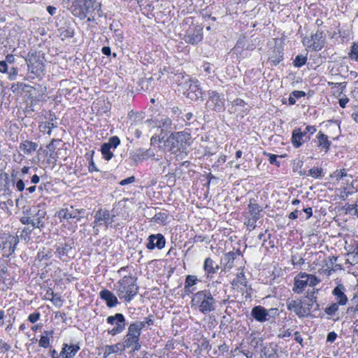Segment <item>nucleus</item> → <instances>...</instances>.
<instances>
[{
	"mask_svg": "<svg viewBox=\"0 0 358 358\" xmlns=\"http://www.w3.org/2000/svg\"><path fill=\"white\" fill-rule=\"evenodd\" d=\"M190 303L192 308L198 310L203 315H208L216 308V300L208 289H203L194 293Z\"/></svg>",
	"mask_w": 358,
	"mask_h": 358,
	"instance_id": "nucleus-1",
	"label": "nucleus"
},
{
	"mask_svg": "<svg viewBox=\"0 0 358 358\" xmlns=\"http://www.w3.org/2000/svg\"><path fill=\"white\" fill-rule=\"evenodd\" d=\"M137 278L132 275H125L115 284V289L120 299L130 302L137 294L138 286L136 284Z\"/></svg>",
	"mask_w": 358,
	"mask_h": 358,
	"instance_id": "nucleus-2",
	"label": "nucleus"
},
{
	"mask_svg": "<svg viewBox=\"0 0 358 358\" xmlns=\"http://www.w3.org/2000/svg\"><path fill=\"white\" fill-rule=\"evenodd\" d=\"M191 134L188 132H175L167 138L166 145L173 153L183 152L191 144Z\"/></svg>",
	"mask_w": 358,
	"mask_h": 358,
	"instance_id": "nucleus-3",
	"label": "nucleus"
},
{
	"mask_svg": "<svg viewBox=\"0 0 358 358\" xmlns=\"http://www.w3.org/2000/svg\"><path fill=\"white\" fill-rule=\"evenodd\" d=\"M187 81L182 83L184 95L192 101L203 100V92L197 80L186 78Z\"/></svg>",
	"mask_w": 358,
	"mask_h": 358,
	"instance_id": "nucleus-4",
	"label": "nucleus"
},
{
	"mask_svg": "<svg viewBox=\"0 0 358 358\" xmlns=\"http://www.w3.org/2000/svg\"><path fill=\"white\" fill-rule=\"evenodd\" d=\"M140 336L141 333L137 330V328H134L129 324L122 343L124 349H131V352H133L138 351L141 347Z\"/></svg>",
	"mask_w": 358,
	"mask_h": 358,
	"instance_id": "nucleus-5",
	"label": "nucleus"
},
{
	"mask_svg": "<svg viewBox=\"0 0 358 358\" xmlns=\"http://www.w3.org/2000/svg\"><path fill=\"white\" fill-rule=\"evenodd\" d=\"M326 43V34L321 30L317 29L314 34L310 36H306L302 40V43L308 48L315 51L321 50Z\"/></svg>",
	"mask_w": 358,
	"mask_h": 358,
	"instance_id": "nucleus-6",
	"label": "nucleus"
},
{
	"mask_svg": "<svg viewBox=\"0 0 358 358\" xmlns=\"http://www.w3.org/2000/svg\"><path fill=\"white\" fill-rule=\"evenodd\" d=\"M96 0H73L71 10L72 14L80 18H85L88 13L94 10Z\"/></svg>",
	"mask_w": 358,
	"mask_h": 358,
	"instance_id": "nucleus-7",
	"label": "nucleus"
},
{
	"mask_svg": "<svg viewBox=\"0 0 358 358\" xmlns=\"http://www.w3.org/2000/svg\"><path fill=\"white\" fill-rule=\"evenodd\" d=\"M206 108L215 111L223 110L224 108V95L215 90H208Z\"/></svg>",
	"mask_w": 358,
	"mask_h": 358,
	"instance_id": "nucleus-8",
	"label": "nucleus"
},
{
	"mask_svg": "<svg viewBox=\"0 0 358 358\" xmlns=\"http://www.w3.org/2000/svg\"><path fill=\"white\" fill-rule=\"evenodd\" d=\"M26 62L29 71L36 77L40 76L45 71V66L43 60L37 52L29 55V57L26 59Z\"/></svg>",
	"mask_w": 358,
	"mask_h": 358,
	"instance_id": "nucleus-9",
	"label": "nucleus"
},
{
	"mask_svg": "<svg viewBox=\"0 0 358 358\" xmlns=\"http://www.w3.org/2000/svg\"><path fill=\"white\" fill-rule=\"evenodd\" d=\"M106 322L109 324H115V327L108 331L111 336H116L125 329L126 320L124 315L122 313H115L114 315L108 316L106 318Z\"/></svg>",
	"mask_w": 358,
	"mask_h": 358,
	"instance_id": "nucleus-10",
	"label": "nucleus"
},
{
	"mask_svg": "<svg viewBox=\"0 0 358 358\" xmlns=\"http://www.w3.org/2000/svg\"><path fill=\"white\" fill-rule=\"evenodd\" d=\"M287 308L294 313L299 318L308 317L310 310V307L303 306V303L300 299L287 300Z\"/></svg>",
	"mask_w": 358,
	"mask_h": 358,
	"instance_id": "nucleus-11",
	"label": "nucleus"
},
{
	"mask_svg": "<svg viewBox=\"0 0 358 358\" xmlns=\"http://www.w3.org/2000/svg\"><path fill=\"white\" fill-rule=\"evenodd\" d=\"M84 209H74L72 206L69 208H64L59 210L57 213V217L62 221V220H69V219H76L78 221L80 220L81 217L80 214L84 213Z\"/></svg>",
	"mask_w": 358,
	"mask_h": 358,
	"instance_id": "nucleus-12",
	"label": "nucleus"
},
{
	"mask_svg": "<svg viewBox=\"0 0 358 358\" xmlns=\"http://www.w3.org/2000/svg\"><path fill=\"white\" fill-rule=\"evenodd\" d=\"M115 215H110L106 209H99L94 215V223L99 225L104 224L106 228L111 227L114 222Z\"/></svg>",
	"mask_w": 358,
	"mask_h": 358,
	"instance_id": "nucleus-13",
	"label": "nucleus"
},
{
	"mask_svg": "<svg viewBox=\"0 0 358 358\" xmlns=\"http://www.w3.org/2000/svg\"><path fill=\"white\" fill-rule=\"evenodd\" d=\"M166 244V239L162 234H151L148 238V243L146 248L152 250L155 248L162 250L164 248Z\"/></svg>",
	"mask_w": 358,
	"mask_h": 358,
	"instance_id": "nucleus-14",
	"label": "nucleus"
},
{
	"mask_svg": "<svg viewBox=\"0 0 358 358\" xmlns=\"http://www.w3.org/2000/svg\"><path fill=\"white\" fill-rule=\"evenodd\" d=\"M292 143L295 148H300L303 143L310 140V135H306V133L301 128H295L292 134Z\"/></svg>",
	"mask_w": 358,
	"mask_h": 358,
	"instance_id": "nucleus-15",
	"label": "nucleus"
},
{
	"mask_svg": "<svg viewBox=\"0 0 358 358\" xmlns=\"http://www.w3.org/2000/svg\"><path fill=\"white\" fill-rule=\"evenodd\" d=\"M267 309L260 305L254 306L251 310V317L255 321L264 323L266 321H268V317H267Z\"/></svg>",
	"mask_w": 358,
	"mask_h": 358,
	"instance_id": "nucleus-16",
	"label": "nucleus"
},
{
	"mask_svg": "<svg viewBox=\"0 0 358 358\" xmlns=\"http://www.w3.org/2000/svg\"><path fill=\"white\" fill-rule=\"evenodd\" d=\"M203 268L206 278L212 279L213 275L218 271L220 266L210 257H207L204 260Z\"/></svg>",
	"mask_w": 358,
	"mask_h": 358,
	"instance_id": "nucleus-17",
	"label": "nucleus"
},
{
	"mask_svg": "<svg viewBox=\"0 0 358 358\" xmlns=\"http://www.w3.org/2000/svg\"><path fill=\"white\" fill-rule=\"evenodd\" d=\"M80 347L78 343L76 344H67L62 345V349L60 352V356L62 358H73L77 352L80 350Z\"/></svg>",
	"mask_w": 358,
	"mask_h": 358,
	"instance_id": "nucleus-18",
	"label": "nucleus"
},
{
	"mask_svg": "<svg viewBox=\"0 0 358 358\" xmlns=\"http://www.w3.org/2000/svg\"><path fill=\"white\" fill-rule=\"evenodd\" d=\"M100 298L105 301L108 308H113L118 304V300L116 296L110 290L103 289L99 292Z\"/></svg>",
	"mask_w": 358,
	"mask_h": 358,
	"instance_id": "nucleus-19",
	"label": "nucleus"
},
{
	"mask_svg": "<svg viewBox=\"0 0 358 358\" xmlns=\"http://www.w3.org/2000/svg\"><path fill=\"white\" fill-rule=\"evenodd\" d=\"M317 146L324 152H327L331 147V142L329 141L327 135L322 131H319L315 139Z\"/></svg>",
	"mask_w": 358,
	"mask_h": 358,
	"instance_id": "nucleus-20",
	"label": "nucleus"
},
{
	"mask_svg": "<svg viewBox=\"0 0 358 358\" xmlns=\"http://www.w3.org/2000/svg\"><path fill=\"white\" fill-rule=\"evenodd\" d=\"M283 50L282 46H275L269 55L268 62L277 66L283 59Z\"/></svg>",
	"mask_w": 358,
	"mask_h": 358,
	"instance_id": "nucleus-21",
	"label": "nucleus"
},
{
	"mask_svg": "<svg viewBox=\"0 0 358 358\" xmlns=\"http://www.w3.org/2000/svg\"><path fill=\"white\" fill-rule=\"evenodd\" d=\"M345 288L343 285L338 284L332 291V294L336 297V303L344 306L348 302V297L345 294Z\"/></svg>",
	"mask_w": 358,
	"mask_h": 358,
	"instance_id": "nucleus-22",
	"label": "nucleus"
},
{
	"mask_svg": "<svg viewBox=\"0 0 358 358\" xmlns=\"http://www.w3.org/2000/svg\"><path fill=\"white\" fill-rule=\"evenodd\" d=\"M46 215L45 209H38L31 216L33 228L42 229L45 227L44 219Z\"/></svg>",
	"mask_w": 358,
	"mask_h": 358,
	"instance_id": "nucleus-23",
	"label": "nucleus"
},
{
	"mask_svg": "<svg viewBox=\"0 0 358 358\" xmlns=\"http://www.w3.org/2000/svg\"><path fill=\"white\" fill-rule=\"evenodd\" d=\"M17 243L18 239L17 237L9 236L3 245V255L7 257L11 255L15 252Z\"/></svg>",
	"mask_w": 358,
	"mask_h": 358,
	"instance_id": "nucleus-24",
	"label": "nucleus"
},
{
	"mask_svg": "<svg viewBox=\"0 0 358 358\" xmlns=\"http://www.w3.org/2000/svg\"><path fill=\"white\" fill-rule=\"evenodd\" d=\"M303 272L298 273L294 278V283L292 290L294 293L301 294L304 289L308 285V281L306 278L299 277Z\"/></svg>",
	"mask_w": 358,
	"mask_h": 358,
	"instance_id": "nucleus-25",
	"label": "nucleus"
},
{
	"mask_svg": "<svg viewBox=\"0 0 358 358\" xmlns=\"http://www.w3.org/2000/svg\"><path fill=\"white\" fill-rule=\"evenodd\" d=\"M199 282V280L196 275H187L185 278L184 286L185 294H193L196 289V288L194 287V285H196Z\"/></svg>",
	"mask_w": 358,
	"mask_h": 358,
	"instance_id": "nucleus-26",
	"label": "nucleus"
},
{
	"mask_svg": "<svg viewBox=\"0 0 358 358\" xmlns=\"http://www.w3.org/2000/svg\"><path fill=\"white\" fill-rule=\"evenodd\" d=\"M236 253L233 251L229 252L223 255L220 260V265L224 269H231L234 266L236 259Z\"/></svg>",
	"mask_w": 358,
	"mask_h": 358,
	"instance_id": "nucleus-27",
	"label": "nucleus"
},
{
	"mask_svg": "<svg viewBox=\"0 0 358 358\" xmlns=\"http://www.w3.org/2000/svg\"><path fill=\"white\" fill-rule=\"evenodd\" d=\"M19 148L24 155H30L37 150L38 143L26 140L20 143Z\"/></svg>",
	"mask_w": 358,
	"mask_h": 358,
	"instance_id": "nucleus-28",
	"label": "nucleus"
},
{
	"mask_svg": "<svg viewBox=\"0 0 358 358\" xmlns=\"http://www.w3.org/2000/svg\"><path fill=\"white\" fill-rule=\"evenodd\" d=\"M143 122L141 121V115H136L134 119V123H131V126L128 129L129 132L134 134L137 138H140L141 136V131L140 128H135V127L138 124L143 125Z\"/></svg>",
	"mask_w": 358,
	"mask_h": 358,
	"instance_id": "nucleus-29",
	"label": "nucleus"
},
{
	"mask_svg": "<svg viewBox=\"0 0 358 358\" xmlns=\"http://www.w3.org/2000/svg\"><path fill=\"white\" fill-rule=\"evenodd\" d=\"M154 155L155 154L153 151L151 150H140V151L138 153L132 155L131 157L135 162H138L142 160L148 159L149 158L153 157Z\"/></svg>",
	"mask_w": 358,
	"mask_h": 358,
	"instance_id": "nucleus-30",
	"label": "nucleus"
},
{
	"mask_svg": "<svg viewBox=\"0 0 358 358\" xmlns=\"http://www.w3.org/2000/svg\"><path fill=\"white\" fill-rule=\"evenodd\" d=\"M56 249L55 253L58 257L62 259V257L66 256L69 251L72 249L71 244L69 243H65L64 244H57L55 245Z\"/></svg>",
	"mask_w": 358,
	"mask_h": 358,
	"instance_id": "nucleus-31",
	"label": "nucleus"
},
{
	"mask_svg": "<svg viewBox=\"0 0 358 358\" xmlns=\"http://www.w3.org/2000/svg\"><path fill=\"white\" fill-rule=\"evenodd\" d=\"M249 213L251 217H254L256 219L260 218V212L262 209L258 203H253L252 200H250V203L248 204Z\"/></svg>",
	"mask_w": 358,
	"mask_h": 358,
	"instance_id": "nucleus-32",
	"label": "nucleus"
},
{
	"mask_svg": "<svg viewBox=\"0 0 358 358\" xmlns=\"http://www.w3.org/2000/svg\"><path fill=\"white\" fill-rule=\"evenodd\" d=\"M300 176H305L306 173L299 171ZM306 176H310L314 178H321L323 176V171L322 168L313 167L308 171Z\"/></svg>",
	"mask_w": 358,
	"mask_h": 358,
	"instance_id": "nucleus-33",
	"label": "nucleus"
},
{
	"mask_svg": "<svg viewBox=\"0 0 358 358\" xmlns=\"http://www.w3.org/2000/svg\"><path fill=\"white\" fill-rule=\"evenodd\" d=\"M234 285H237L240 284L245 287H248V280L243 272V270H240L236 274V279L234 280L233 283Z\"/></svg>",
	"mask_w": 358,
	"mask_h": 358,
	"instance_id": "nucleus-34",
	"label": "nucleus"
},
{
	"mask_svg": "<svg viewBox=\"0 0 358 358\" xmlns=\"http://www.w3.org/2000/svg\"><path fill=\"white\" fill-rule=\"evenodd\" d=\"M169 217V214L165 212L156 213L150 220L152 222L157 224H166Z\"/></svg>",
	"mask_w": 358,
	"mask_h": 358,
	"instance_id": "nucleus-35",
	"label": "nucleus"
},
{
	"mask_svg": "<svg viewBox=\"0 0 358 358\" xmlns=\"http://www.w3.org/2000/svg\"><path fill=\"white\" fill-rule=\"evenodd\" d=\"M299 277L306 278V280L308 281V285L310 287L316 286L321 282V280L317 276L306 273H302Z\"/></svg>",
	"mask_w": 358,
	"mask_h": 358,
	"instance_id": "nucleus-36",
	"label": "nucleus"
},
{
	"mask_svg": "<svg viewBox=\"0 0 358 358\" xmlns=\"http://www.w3.org/2000/svg\"><path fill=\"white\" fill-rule=\"evenodd\" d=\"M159 127L162 131H170L172 129V121L167 117H162L159 120Z\"/></svg>",
	"mask_w": 358,
	"mask_h": 358,
	"instance_id": "nucleus-37",
	"label": "nucleus"
},
{
	"mask_svg": "<svg viewBox=\"0 0 358 358\" xmlns=\"http://www.w3.org/2000/svg\"><path fill=\"white\" fill-rule=\"evenodd\" d=\"M112 148H109V146L105 143H103L101 146V152L103 155V158L106 161H109L113 157V152L110 151Z\"/></svg>",
	"mask_w": 358,
	"mask_h": 358,
	"instance_id": "nucleus-38",
	"label": "nucleus"
},
{
	"mask_svg": "<svg viewBox=\"0 0 358 358\" xmlns=\"http://www.w3.org/2000/svg\"><path fill=\"white\" fill-rule=\"evenodd\" d=\"M202 39L201 34L197 33L196 34H193L192 35H188L186 36L185 41L186 42L191 44H196Z\"/></svg>",
	"mask_w": 358,
	"mask_h": 358,
	"instance_id": "nucleus-39",
	"label": "nucleus"
},
{
	"mask_svg": "<svg viewBox=\"0 0 358 358\" xmlns=\"http://www.w3.org/2000/svg\"><path fill=\"white\" fill-rule=\"evenodd\" d=\"M307 62V57L302 55H299L296 56L294 60V66L297 68H300L303 66Z\"/></svg>",
	"mask_w": 358,
	"mask_h": 358,
	"instance_id": "nucleus-40",
	"label": "nucleus"
},
{
	"mask_svg": "<svg viewBox=\"0 0 358 358\" xmlns=\"http://www.w3.org/2000/svg\"><path fill=\"white\" fill-rule=\"evenodd\" d=\"M45 336H41V338L38 342V345L40 347L47 348L50 346V338L48 336V335L51 333L48 332V331H45Z\"/></svg>",
	"mask_w": 358,
	"mask_h": 358,
	"instance_id": "nucleus-41",
	"label": "nucleus"
},
{
	"mask_svg": "<svg viewBox=\"0 0 358 358\" xmlns=\"http://www.w3.org/2000/svg\"><path fill=\"white\" fill-rule=\"evenodd\" d=\"M331 176L334 178L336 180L340 181L344 178L348 177V174L346 170L343 169L335 171Z\"/></svg>",
	"mask_w": 358,
	"mask_h": 358,
	"instance_id": "nucleus-42",
	"label": "nucleus"
},
{
	"mask_svg": "<svg viewBox=\"0 0 358 358\" xmlns=\"http://www.w3.org/2000/svg\"><path fill=\"white\" fill-rule=\"evenodd\" d=\"M104 143L108 145L109 148L115 149L120 144V140L118 136H113L109 138L107 143Z\"/></svg>",
	"mask_w": 358,
	"mask_h": 358,
	"instance_id": "nucleus-43",
	"label": "nucleus"
},
{
	"mask_svg": "<svg viewBox=\"0 0 358 358\" xmlns=\"http://www.w3.org/2000/svg\"><path fill=\"white\" fill-rule=\"evenodd\" d=\"M349 57L352 60L358 62V43H354L351 47L350 52L349 53Z\"/></svg>",
	"mask_w": 358,
	"mask_h": 358,
	"instance_id": "nucleus-44",
	"label": "nucleus"
},
{
	"mask_svg": "<svg viewBox=\"0 0 358 358\" xmlns=\"http://www.w3.org/2000/svg\"><path fill=\"white\" fill-rule=\"evenodd\" d=\"M186 78H190L188 75H183L182 73L176 74L174 80L182 89V83L187 81Z\"/></svg>",
	"mask_w": 358,
	"mask_h": 358,
	"instance_id": "nucleus-45",
	"label": "nucleus"
},
{
	"mask_svg": "<svg viewBox=\"0 0 358 358\" xmlns=\"http://www.w3.org/2000/svg\"><path fill=\"white\" fill-rule=\"evenodd\" d=\"M34 228H33V227H24L22 231H21V234H20V237L21 238H23L24 240H27V239H29V236L31 234V233L32 232L33 229Z\"/></svg>",
	"mask_w": 358,
	"mask_h": 358,
	"instance_id": "nucleus-46",
	"label": "nucleus"
},
{
	"mask_svg": "<svg viewBox=\"0 0 358 358\" xmlns=\"http://www.w3.org/2000/svg\"><path fill=\"white\" fill-rule=\"evenodd\" d=\"M338 305L336 303H331L329 306H327L324 311L327 315H332L336 313V311H338Z\"/></svg>",
	"mask_w": 358,
	"mask_h": 358,
	"instance_id": "nucleus-47",
	"label": "nucleus"
},
{
	"mask_svg": "<svg viewBox=\"0 0 358 358\" xmlns=\"http://www.w3.org/2000/svg\"><path fill=\"white\" fill-rule=\"evenodd\" d=\"M50 296L52 297L48 299L50 300L54 303V305L59 306H62V300L61 299V296H59L57 294H55L53 291H51Z\"/></svg>",
	"mask_w": 358,
	"mask_h": 358,
	"instance_id": "nucleus-48",
	"label": "nucleus"
},
{
	"mask_svg": "<svg viewBox=\"0 0 358 358\" xmlns=\"http://www.w3.org/2000/svg\"><path fill=\"white\" fill-rule=\"evenodd\" d=\"M117 348V345H107L105 346L103 357L104 358H107L110 355L114 353L115 352V349Z\"/></svg>",
	"mask_w": 358,
	"mask_h": 358,
	"instance_id": "nucleus-49",
	"label": "nucleus"
},
{
	"mask_svg": "<svg viewBox=\"0 0 358 358\" xmlns=\"http://www.w3.org/2000/svg\"><path fill=\"white\" fill-rule=\"evenodd\" d=\"M315 291H313L310 293L307 292V297L310 301L309 303H308L307 307H310V309L314 306V304L317 302V297L315 296Z\"/></svg>",
	"mask_w": 358,
	"mask_h": 358,
	"instance_id": "nucleus-50",
	"label": "nucleus"
},
{
	"mask_svg": "<svg viewBox=\"0 0 358 358\" xmlns=\"http://www.w3.org/2000/svg\"><path fill=\"white\" fill-rule=\"evenodd\" d=\"M259 219L254 217H248L247 221L245 222V224L248 227L250 230H253L256 227V222Z\"/></svg>",
	"mask_w": 358,
	"mask_h": 358,
	"instance_id": "nucleus-51",
	"label": "nucleus"
},
{
	"mask_svg": "<svg viewBox=\"0 0 358 358\" xmlns=\"http://www.w3.org/2000/svg\"><path fill=\"white\" fill-rule=\"evenodd\" d=\"M134 328H137V330L141 334V330L144 328H147V324L145 321H135L130 324Z\"/></svg>",
	"mask_w": 358,
	"mask_h": 358,
	"instance_id": "nucleus-52",
	"label": "nucleus"
},
{
	"mask_svg": "<svg viewBox=\"0 0 358 358\" xmlns=\"http://www.w3.org/2000/svg\"><path fill=\"white\" fill-rule=\"evenodd\" d=\"M292 264L294 266H301L304 264V259L302 257H298L297 255L292 256Z\"/></svg>",
	"mask_w": 358,
	"mask_h": 358,
	"instance_id": "nucleus-53",
	"label": "nucleus"
},
{
	"mask_svg": "<svg viewBox=\"0 0 358 358\" xmlns=\"http://www.w3.org/2000/svg\"><path fill=\"white\" fill-rule=\"evenodd\" d=\"M348 210L350 213L358 217V200L355 204L348 206Z\"/></svg>",
	"mask_w": 358,
	"mask_h": 358,
	"instance_id": "nucleus-54",
	"label": "nucleus"
},
{
	"mask_svg": "<svg viewBox=\"0 0 358 358\" xmlns=\"http://www.w3.org/2000/svg\"><path fill=\"white\" fill-rule=\"evenodd\" d=\"M267 317H268V320H270V319H275L279 314L278 309L275 308L267 309Z\"/></svg>",
	"mask_w": 358,
	"mask_h": 358,
	"instance_id": "nucleus-55",
	"label": "nucleus"
},
{
	"mask_svg": "<svg viewBox=\"0 0 358 358\" xmlns=\"http://www.w3.org/2000/svg\"><path fill=\"white\" fill-rule=\"evenodd\" d=\"M336 268H341V266L340 264H336L335 268H327L322 270V273H324L327 276H329L331 275L333 271H335Z\"/></svg>",
	"mask_w": 358,
	"mask_h": 358,
	"instance_id": "nucleus-56",
	"label": "nucleus"
},
{
	"mask_svg": "<svg viewBox=\"0 0 358 358\" xmlns=\"http://www.w3.org/2000/svg\"><path fill=\"white\" fill-rule=\"evenodd\" d=\"M61 30V35L64 37H73L74 34L73 29L68 28V29H60Z\"/></svg>",
	"mask_w": 358,
	"mask_h": 358,
	"instance_id": "nucleus-57",
	"label": "nucleus"
},
{
	"mask_svg": "<svg viewBox=\"0 0 358 358\" xmlns=\"http://www.w3.org/2000/svg\"><path fill=\"white\" fill-rule=\"evenodd\" d=\"M266 231H267V230L265 231V233H261L258 235V239L259 241H262V246H264L266 245V242L267 241V239H269L271 237L270 234L266 235Z\"/></svg>",
	"mask_w": 358,
	"mask_h": 358,
	"instance_id": "nucleus-58",
	"label": "nucleus"
},
{
	"mask_svg": "<svg viewBox=\"0 0 358 358\" xmlns=\"http://www.w3.org/2000/svg\"><path fill=\"white\" fill-rule=\"evenodd\" d=\"M8 76V78L10 80H13L15 79L17 75V73H18V71L17 69V68H15V67H12L9 71L7 72Z\"/></svg>",
	"mask_w": 358,
	"mask_h": 358,
	"instance_id": "nucleus-59",
	"label": "nucleus"
},
{
	"mask_svg": "<svg viewBox=\"0 0 358 358\" xmlns=\"http://www.w3.org/2000/svg\"><path fill=\"white\" fill-rule=\"evenodd\" d=\"M41 314L38 312H35L30 314L28 317V320L31 323L36 322L40 318Z\"/></svg>",
	"mask_w": 358,
	"mask_h": 358,
	"instance_id": "nucleus-60",
	"label": "nucleus"
},
{
	"mask_svg": "<svg viewBox=\"0 0 358 358\" xmlns=\"http://www.w3.org/2000/svg\"><path fill=\"white\" fill-rule=\"evenodd\" d=\"M93 153H94V152H92V153L90 155V164H89V166H88V170L91 173L93 171H99V169L96 168V166L93 161V158H92Z\"/></svg>",
	"mask_w": 358,
	"mask_h": 358,
	"instance_id": "nucleus-61",
	"label": "nucleus"
},
{
	"mask_svg": "<svg viewBox=\"0 0 358 358\" xmlns=\"http://www.w3.org/2000/svg\"><path fill=\"white\" fill-rule=\"evenodd\" d=\"M135 181H136V178L134 176H132L122 180L119 183L120 185L124 186V185L133 183Z\"/></svg>",
	"mask_w": 358,
	"mask_h": 358,
	"instance_id": "nucleus-62",
	"label": "nucleus"
},
{
	"mask_svg": "<svg viewBox=\"0 0 358 358\" xmlns=\"http://www.w3.org/2000/svg\"><path fill=\"white\" fill-rule=\"evenodd\" d=\"M51 257L50 252H48V253H45L44 251H41L38 252V259L40 261H42L43 259L48 260Z\"/></svg>",
	"mask_w": 358,
	"mask_h": 358,
	"instance_id": "nucleus-63",
	"label": "nucleus"
},
{
	"mask_svg": "<svg viewBox=\"0 0 358 358\" xmlns=\"http://www.w3.org/2000/svg\"><path fill=\"white\" fill-rule=\"evenodd\" d=\"M303 131L306 133V135H312L317 131L315 126L308 125L305 127Z\"/></svg>",
	"mask_w": 358,
	"mask_h": 358,
	"instance_id": "nucleus-64",
	"label": "nucleus"
}]
</instances>
